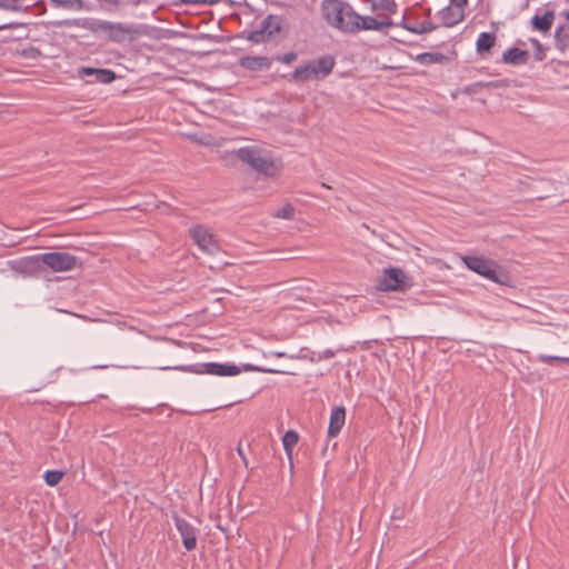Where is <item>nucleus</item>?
<instances>
[{
    "label": "nucleus",
    "instance_id": "nucleus-1",
    "mask_svg": "<svg viewBox=\"0 0 569 569\" xmlns=\"http://www.w3.org/2000/svg\"><path fill=\"white\" fill-rule=\"evenodd\" d=\"M322 18L332 28L342 32L355 33L357 29L356 11L342 0H323L321 2Z\"/></svg>",
    "mask_w": 569,
    "mask_h": 569
},
{
    "label": "nucleus",
    "instance_id": "nucleus-2",
    "mask_svg": "<svg viewBox=\"0 0 569 569\" xmlns=\"http://www.w3.org/2000/svg\"><path fill=\"white\" fill-rule=\"evenodd\" d=\"M234 153L243 163L264 176L273 178L281 171L280 162L274 161L269 151L257 146L240 148Z\"/></svg>",
    "mask_w": 569,
    "mask_h": 569
},
{
    "label": "nucleus",
    "instance_id": "nucleus-3",
    "mask_svg": "<svg viewBox=\"0 0 569 569\" xmlns=\"http://www.w3.org/2000/svg\"><path fill=\"white\" fill-rule=\"evenodd\" d=\"M461 259L468 269L479 276L498 284L508 286L510 283L509 273L497 261L478 256H463Z\"/></svg>",
    "mask_w": 569,
    "mask_h": 569
},
{
    "label": "nucleus",
    "instance_id": "nucleus-4",
    "mask_svg": "<svg viewBox=\"0 0 569 569\" xmlns=\"http://www.w3.org/2000/svg\"><path fill=\"white\" fill-rule=\"evenodd\" d=\"M335 66V61L330 57H322L311 61L305 66L296 68L291 74V80L306 82L309 80H318L327 77Z\"/></svg>",
    "mask_w": 569,
    "mask_h": 569
},
{
    "label": "nucleus",
    "instance_id": "nucleus-5",
    "mask_svg": "<svg viewBox=\"0 0 569 569\" xmlns=\"http://www.w3.org/2000/svg\"><path fill=\"white\" fill-rule=\"evenodd\" d=\"M46 267L54 272H66L79 266L78 258L68 252H49L37 257Z\"/></svg>",
    "mask_w": 569,
    "mask_h": 569
},
{
    "label": "nucleus",
    "instance_id": "nucleus-6",
    "mask_svg": "<svg viewBox=\"0 0 569 569\" xmlns=\"http://www.w3.org/2000/svg\"><path fill=\"white\" fill-rule=\"evenodd\" d=\"M112 23L113 22L99 19H70L54 22L53 26L83 28L107 40L109 32L111 31Z\"/></svg>",
    "mask_w": 569,
    "mask_h": 569
},
{
    "label": "nucleus",
    "instance_id": "nucleus-7",
    "mask_svg": "<svg viewBox=\"0 0 569 569\" xmlns=\"http://www.w3.org/2000/svg\"><path fill=\"white\" fill-rule=\"evenodd\" d=\"M408 277L397 268L386 269L378 280L377 288L381 291H402L408 287Z\"/></svg>",
    "mask_w": 569,
    "mask_h": 569
},
{
    "label": "nucleus",
    "instance_id": "nucleus-8",
    "mask_svg": "<svg viewBox=\"0 0 569 569\" xmlns=\"http://www.w3.org/2000/svg\"><path fill=\"white\" fill-rule=\"evenodd\" d=\"M189 234L203 252L212 254L218 250L216 237L209 228L198 224L189 230Z\"/></svg>",
    "mask_w": 569,
    "mask_h": 569
},
{
    "label": "nucleus",
    "instance_id": "nucleus-9",
    "mask_svg": "<svg viewBox=\"0 0 569 569\" xmlns=\"http://www.w3.org/2000/svg\"><path fill=\"white\" fill-rule=\"evenodd\" d=\"M139 33V30L133 26L113 22L107 40L118 43L133 41Z\"/></svg>",
    "mask_w": 569,
    "mask_h": 569
},
{
    "label": "nucleus",
    "instance_id": "nucleus-10",
    "mask_svg": "<svg viewBox=\"0 0 569 569\" xmlns=\"http://www.w3.org/2000/svg\"><path fill=\"white\" fill-rule=\"evenodd\" d=\"M356 17L358 19H355L356 20V24H357V29H356V32L358 31H361V30H376V31H380L385 28H389V27H392V26H396V23H393L391 20L389 19H376V18H372V17H368V16H360L356 12Z\"/></svg>",
    "mask_w": 569,
    "mask_h": 569
},
{
    "label": "nucleus",
    "instance_id": "nucleus-11",
    "mask_svg": "<svg viewBox=\"0 0 569 569\" xmlns=\"http://www.w3.org/2000/svg\"><path fill=\"white\" fill-rule=\"evenodd\" d=\"M174 522L178 531L182 537L184 548L190 551L197 547V538L194 528L186 520L174 517Z\"/></svg>",
    "mask_w": 569,
    "mask_h": 569
},
{
    "label": "nucleus",
    "instance_id": "nucleus-12",
    "mask_svg": "<svg viewBox=\"0 0 569 569\" xmlns=\"http://www.w3.org/2000/svg\"><path fill=\"white\" fill-rule=\"evenodd\" d=\"M452 7L442 12L443 23L447 27L453 26L463 19V8L468 0H451Z\"/></svg>",
    "mask_w": 569,
    "mask_h": 569
},
{
    "label": "nucleus",
    "instance_id": "nucleus-13",
    "mask_svg": "<svg viewBox=\"0 0 569 569\" xmlns=\"http://www.w3.org/2000/svg\"><path fill=\"white\" fill-rule=\"evenodd\" d=\"M239 64L250 71L267 70L271 66V60L268 57H242Z\"/></svg>",
    "mask_w": 569,
    "mask_h": 569
},
{
    "label": "nucleus",
    "instance_id": "nucleus-14",
    "mask_svg": "<svg viewBox=\"0 0 569 569\" xmlns=\"http://www.w3.org/2000/svg\"><path fill=\"white\" fill-rule=\"evenodd\" d=\"M345 421L346 409L343 407L333 408L330 416L328 437H336L342 429Z\"/></svg>",
    "mask_w": 569,
    "mask_h": 569
},
{
    "label": "nucleus",
    "instance_id": "nucleus-15",
    "mask_svg": "<svg viewBox=\"0 0 569 569\" xmlns=\"http://www.w3.org/2000/svg\"><path fill=\"white\" fill-rule=\"evenodd\" d=\"M80 76H94L96 80L101 83H110L116 79V73L108 69H94L83 67L79 70Z\"/></svg>",
    "mask_w": 569,
    "mask_h": 569
},
{
    "label": "nucleus",
    "instance_id": "nucleus-16",
    "mask_svg": "<svg viewBox=\"0 0 569 569\" xmlns=\"http://www.w3.org/2000/svg\"><path fill=\"white\" fill-rule=\"evenodd\" d=\"M203 372L216 376H236L240 372L236 366H226L221 363H206Z\"/></svg>",
    "mask_w": 569,
    "mask_h": 569
},
{
    "label": "nucleus",
    "instance_id": "nucleus-17",
    "mask_svg": "<svg viewBox=\"0 0 569 569\" xmlns=\"http://www.w3.org/2000/svg\"><path fill=\"white\" fill-rule=\"evenodd\" d=\"M529 58V53L525 50L512 48L503 53V61L512 64L526 63Z\"/></svg>",
    "mask_w": 569,
    "mask_h": 569
},
{
    "label": "nucleus",
    "instance_id": "nucleus-18",
    "mask_svg": "<svg viewBox=\"0 0 569 569\" xmlns=\"http://www.w3.org/2000/svg\"><path fill=\"white\" fill-rule=\"evenodd\" d=\"M555 20V13L547 11L543 16H535L531 20L532 26L542 32L549 31Z\"/></svg>",
    "mask_w": 569,
    "mask_h": 569
},
{
    "label": "nucleus",
    "instance_id": "nucleus-19",
    "mask_svg": "<svg viewBox=\"0 0 569 569\" xmlns=\"http://www.w3.org/2000/svg\"><path fill=\"white\" fill-rule=\"evenodd\" d=\"M270 21H271V17H269L268 19H266L263 21V28L262 29L250 32L248 34L247 39L252 41V42L259 43V42H262V41L266 40L267 33L269 36H271L274 31H279V27H276L274 30H269Z\"/></svg>",
    "mask_w": 569,
    "mask_h": 569
},
{
    "label": "nucleus",
    "instance_id": "nucleus-20",
    "mask_svg": "<svg viewBox=\"0 0 569 569\" xmlns=\"http://www.w3.org/2000/svg\"><path fill=\"white\" fill-rule=\"evenodd\" d=\"M495 43H496V36L493 33H489V32L480 33V36L478 37L477 43H476L478 53L482 54L485 52H489L490 49L495 46Z\"/></svg>",
    "mask_w": 569,
    "mask_h": 569
},
{
    "label": "nucleus",
    "instance_id": "nucleus-21",
    "mask_svg": "<svg viewBox=\"0 0 569 569\" xmlns=\"http://www.w3.org/2000/svg\"><path fill=\"white\" fill-rule=\"evenodd\" d=\"M54 8H61L71 11H82L84 9L83 0H49Z\"/></svg>",
    "mask_w": 569,
    "mask_h": 569
},
{
    "label": "nucleus",
    "instance_id": "nucleus-22",
    "mask_svg": "<svg viewBox=\"0 0 569 569\" xmlns=\"http://www.w3.org/2000/svg\"><path fill=\"white\" fill-rule=\"evenodd\" d=\"M399 26H401L406 30H408L412 33H417V34L427 33V32L435 30V26L429 20H425L422 22L415 23V24L406 23L403 21Z\"/></svg>",
    "mask_w": 569,
    "mask_h": 569
},
{
    "label": "nucleus",
    "instance_id": "nucleus-23",
    "mask_svg": "<svg viewBox=\"0 0 569 569\" xmlns=\"http://www.w3.org/2000/svg\"><path fill=\"white\" fill-rule=\"evenodd\" d=\"M298 433L293 430H289L282 438L283 448L289 457H291L293 447L298 443Z\"/></svg>",
    "mask_w": 569,
    "mask_h": 569
},
{
    "label": "nucleus",
    "instance_id": "nucleus-24",
    "mask_svg": "<svg viewBox=\"0 0 569 569\" xmlns=\"http://www.w3.org/2000/svg\"><path fill=\"white\" fill-rule=\"evenodd\" d=\"M295 216V207L291 203H284L273 212V217L279 219H292Z\"/></svg>",
    "mask_w": 569,
    "mask_h": 569
},
{
    "label": "nucleus",
    "instance_id": "nucleus-25",
    "mask_svg": "<svg viewBox=\"0 0 569 569\" xmlns=\"http://www.w3.org/2000/svg\"><path fill=\"white\" fill-rule=\"evenodd\" d=\"M64 472L60 470H48L44 472V481L48 486H57L63 478Z\"/></svg>",
    "mask_w": 569,
    "mask_h": 569
},
{
    "label": "nucleus",
    "instance_id": "nucleus-26",
    "mask_svg": "<svg viewBox=\"0 0 569 569\" xmlns=\"http://www.w3.org/2000/svg\"><path fill=\"white\" fill-rule=\"evenodd\" d=\"M382 9L387 13H396L397 4L392 0H382L379 3H372V10Z\"/></svg>",
    "mask_w": 569,
    "mask_h": 569
},
{
    "label": "nucleus",
    "instance_id": "nucleus-27",
    "mask_svg": "<svg viewBox=\"0 0 569 569\" xmlns=\"http://www.w3.org/2000/svg\"><path fill=\"white\" fill-rule=\"evenodd\" d=\"M556 44H557V48L560 50V51H565L567 48H568V44H569V34L568 33H562V28L558 29L556 31Z\"/></svg>",
    "mask_w": 569,
    "mask_h": 569
},
{
    "label": "nucleus",
    "instance_id": "nucleus-28",
    "mask_svg": "<svg viewBox=\"0 0 569 569\" xmlns=\"http://www.w3.org/2000/svg\"><path fill=\"white\" fill-rule=\"evenodd\" d=\"M18 54L24 59L34 60V59H38L39 57H41V51H40V49L30 46V47H27V48L18 51Z\"/></svg>",
    "mask_w": 569,
    "mask_h": 569
},
{
    "label": "nucleus",
    "instance_id": "nucleus-29",
    "mask_svg": "<svg viewBox=\"0 0 569 569\" xmlns=\"http://www.w3.org/2000/svg\"><path fill=\"white\" fill-rule=\"evenodd\" d=\"M21 0H0V8L10 11H19L21 6L19 4Z\"/></svg>",
    "mask_w": 569,
    "mask_h": 569
},
{
    "label": "nucleus",
    "instance_id": "nucleus-30",
    "mask_svg": "<svg viewBox=\"0 0 569 569\" xmlns=\"http://www.w3.org/2000/svg\"><path fill=\"white\" fill-rule=\"evenodd\" d=\"M248 371H258V372H268V373H291L290 371L284 370H276V369H266L253 365H246L244 367Z\"/></svg>",
    "mask_w": 569,
    "mask_h": 569
},
{
    "label": "nucleus",
    "instance_id": "nucleus-31",
    "mask_svg": "<svg viewBox=\"0 0 569 569\" xmlns=\"http://www.w3.org/2000/svg\"><path fill=\"white\" fill-rule=\"evenodd\" d=\"M531 44L535 48L536 60H538V61L543 60L546 54H545V50H543L541 43L537 39H531Z\"/></svg>",
    "mask_w": 569,
    "mask_h": 569
},
{
    "label": "nucleus",
    "instance_id": "nucleus-32",
    "mask_svg": "<svg viewBox=\"0 0 569 569\" xmlns=\"http://www.w3.org/2000/svg\"><path fill=\"white\" fill-rule=\"evenodd\" d=\"M277 60L282 63L289 64L297 60V54L295 52H288L283 56L277 57Z\"/></svg>",
    "mask_w": 569,
    "mask_h": 569
},
{
    "label": "nucleus",
    "instance_id": "nucleus-33",
    "mask_svg": "<svg viewBox=\"0 0 569 569\" xmlns=\"http://www.w3.org/2000/svg\"><path fill=\"white\" fill-rule=\"evenodd\" d=\"M183 3H191V4H217L221 0H181Z\"/></svg>",
    "mask_w": 569,
    "mask_h": 569
},
{
    "label": "nucleus",
    "instance_id": "nucleus-34",
    "mask_svg": "<svg viewBox=\"0 0 569 569\" xmlns=\"http://www.w3.org/2000/svg\"><path fill=\"white\" fill-rule=\"evenodd\" d=\"M562 357H556V356H547V355H540L539 360L545 363H551L553 361H561Z\"/></svg>",
    "mask_w": 569,
    "mask_h": 569
},
{
    "label": "nucleus",
    "instance_id": "nucleus-35",
    "mask_svg": "<svg viewBox=\"0 0 569 569\" xmlns=\"http://www.w3.org/2000/svg\"><path fill=\"white\" fill-rule=\"evenodd\" d=\"M21 24L20 23H17V22H11V23H7V24H0V30H3V29H13V28H18L20 27Z\"/></svg>",
    "mask_w": 569,
    "mask_h": 569
},
{
    "label": "nucleus",
    "instance_id": "nucleus-36",
    "mask_svg": "<svg viewBox=\"0 0 569 569\" xmlns=\"http://www.w3.org/2000/svg\"><path fill=\"white\" fill-rule=\"evenodd\" d=\"M161 369H176V370H181V371H190L187 367H183V366L162 367Z\"/></svg>",
    "mask_w": 569,
    "mask_h": 569
},
{
    "label": "nucleus",
    "instance_id": "nucleus-37",
    "mask_svg": "<svg viewBox=\"0 0 569 569\" xmlns=\"http://www.w3.org/2000/svg\"><path fill=\"white\" fill-rule=\"evenodd\" d=\"M332 356H333V352H332V351H329V350H328V351H326V352H325V357H326V358H329V357H332Z\"/></svg>",
    "mask_w": 569,
    "mask_h": 569
},
{
    "label": "nucleus",
    "instance_id": "nucleus-38",
    "mask_svg": "<svg viewBox=\"0 0 569 569\" xmlns=\"http://www.w3.org/2000/svg\"><path fill=\"white\" fill-rule=\"evenodd\" d=\"M274 355H276V357H278V358H282V357H284V352H276Z\"/></svg>",
    "mask_w": 569,
    "mask_h": 569
},
{
    "label": "nucleus",
    "instance_id": "nucleus-39",
    "mask_svg": "<svg viewBox=\"0 0 569 569\" xmlns=\"http://www.w3.org/2000/svg\"><path fill=\"white\" fill-rule=\"evenodd\" d=\"M561 362H565V363H567V365L569 366V358H565V357H562V358H561Z\"/></svg>",
    "mask_w": 569,
    "mask_h": 569
},
{
    "label": "nucleus",
    "instance_id": "nucleus-40",
    "mask_svg": "<svg viewBox=\"0 0 569 569\" xmlns=\"http://www.w3.org/2000/svg\"><path fill=\"white\" fill-rule=\"evenodd\" d=\"M563 16L566 17V19H568V20H569V10L565 11V12H563Z\"/></svg>",
    "mask_w": 569,
    "mask_h": 569
},
{
    "label": "nucleus",
    "instance_id": "nucleus-41",
    "mask_svg": "<svg viewBox=\"0 0 569 569\" xmlns=\"http://www.w3.org/2000/svg\"><path fill=\"white\" fill-rule=\"evenodd\" d=\"M237 451L240 456H242V449L240 447L237 449Z\"/></svg>",
    "mask_w": 569,
    "mask_h": 569
},
{
    "label": "nucleus",
    "instance_id": "nucleus-42",
    "mask_svg": "<svg viewBox=\"0 0 569 569\" xmlns=\"http://www.w3.org/2000/svg\"><path fill=\"white\" fill-rule=\"evenodd\" d=\"M323 188L330 189V187L327 183L321 184Z\"/></svg>",
    "mask_w": 569,
    "mask_h": 569
}]
</instances>
